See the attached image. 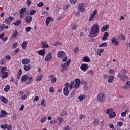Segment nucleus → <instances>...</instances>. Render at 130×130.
Wrapping results in <instances>:
<instances>
[{"label": "nucleus", "mask_w": 130, "mask_h": 130, "mask_svg": "<svg viewBox=\"0 0 130 130\" xmlns=\"http://www.w3.org/2000/svg\"><path fill=\"white\" fill-rule=\"evenodd\" d=\"M27 80L28 82H26V85H29V84L33 82V77H30V76L27 75Z\"/></svg>", "instance_id": "b1692460"}, {"label": "nucleus", "mask_w": 130, "mask_h": 130, "mask_svg": "<svg viewBox=\"0 0 130 130\" xmlns=\"http://www.w3.org/2000/svg\"><path fill=\"white\" fill-rule=\"evenodd\" d=\"M24 20L27 24H30V23L32 22V20H33V18L32 16L28 15L25 18Z\"/></svg>", "instance_id": "1a4fd4ad"}, {"label": "nucleus", "mask_w": 130, "mask_h": 130, "mask_svg": "<svg viewBox=\"0 0 130 130\" xmlns=\"http://www.w3.org/2000/svg\"><path fill=\"white\" fill-rule=\"evenodd\" d=\"M58 120L59 121L58 125H61V124H62V122H63L64 120L63 119V118L59 117L58 118Z\"/></svg>", "instance_id": "2f4dec72"}, {"label": "nucleus", "mask_w": 130, "mask_h": 130, "mask_svg": "<svg viewBox=\"0 0 130 130\" xmlns=\"http://www.w3.org/2000/svg\"><path fill=\"white\" fill-rule=\"evenodd\" d=\"M67 112L65 110H62L60 113L61 116H64V115H66Z\"/></svg>", "instance_id": "3c124183"}, {"label": "nucleus", "mask_w": 130, "mask_h": 130, "mask_svg": "<svg viewBox=\"0 0 130 130\" xmlns=\"http://www.w3.org/2000/svg\"><path fill=\"white\" fill-rule=\"evenodd\" d=\"M49 92L50 93H54V88H53V87H51L49 88Z\"/></svg>", "instance_id": "6e6d98bb"}, {"label": "nucleus", "mask_w": 130, "mask_h": 130, "mask_svg": "<svg viewBox=\"0 0 130 130\" xmlns=\"http://www.w3.org/2000/svg\"><path fill=\"white\" fill-rule=\"evenodd\" d=\"M7 71L6 67H3L2 69L1 70L0 73H5Z\"/></svg>", "instance_id": "37998d69"}, {"label": "nucleus", "mask_w": 130, "mask_h": 130, "mask_svg": "<svg viewBox=\"0 0 130 130\" xmlns=\"http://www.w3.org/2000/svg\"><path fill=\"white\" fill-rule=\"evenodd\" d=\"M23 69L24 71H26V72H29V71L31 70V65L30 64L24 65L23 66Z\"/></svg>", "instance_id": "dca6fc26"}, {"label": "nucleus", "mask_w": 130, "mask_h": 130, "mask_svg": "<svg viewBox=\"0 0 130 130\" xmlns=\"http://www.w3.org/2000/svg\"><path fill=\"white\" fill-rule=\"evenodd\" d=\"M71 61H72V60L69 59L64 63L61 64V67H62V68H67V67H69V66H70V63H71Z\"/></svg>", "instance_id": "4468645a"}, {"label": "nucleus", "mask_w": 130, "mask_h": 130, "mask_svg": "<svg viewBox=\"0 0 130 130\" xmlns=\"http://www.w3.org/2000/svg\"><path fill=\"white\" fill-rule=\"evenodd\" d=\"M66 56V52L63 51H60L57 53V56L59 58H62V57H64Z\"/></svg>", "instance_id": "9b49d317"}, {"label": "nucleus", "mask_w": 130, "mask_h": 130, "mask_svg": "<svg viewBox=\"0 0 130 130\" xmlns=\"http://www.w3.org/2000/svg\"><path fill=\"white\" fill-rule=\"evenodd\" d=\"M45 120H46V117H42L41 118V123H44L45 122Z\"/></svg>", "instance_id": "09e8293b"}, {"label": "nucleus", "mask_w": 130, "mask_h": 130, "mask_svg": "<svg viewBox=\"0 0 130 130\" xmlns=\"http://www.w3.org/2000/svg\"><path fill=\"white\" fill-rule=\"evenodd\" d=\"M22 64H24L25 66L26 64H28L30 63V59L25 58L22 60Z\"/></svg>", "instance_id": "2eb2a0df"}, {"label": "nucleus", "mask_w": 130, "mask_h": 130, "mask_svg": "<svg viewBox=\"0 0 130 130\" xmlns=\"http://www.w3.org/2000/svg\"><path fill=\"white\" fill-rule=\"evenodd\" d=\"M6 115H8V112H6L5 110H1L0 112V117L1 118L6 117Z\"/></svg>", "instance_id": "ddd939ff"}, {"label": "nucleus", "mask_w": 130, "mask_h": 130, "mask_svg": "<svg viewBox=\"0 0 130 130\" xmlns=\"http://www.w3.org/2000/svg\"><path fill=\"white\" fill-rule=\"evenodd\" d=\"M28 80V75H24L21 77V83H24V82H26Z\"/></svg>", "instance_id": "f3484780"}, {"label": "nucleus", "mask_w": 130, "mask_h": 130, "mask_svg": "<svg viewBox=\"0 0 130 130\" xmlns=\"http://www.w3.org/2000/svg\"><path fill=\"white\" fill-rule=\"evenodd\" d=\"M122 88L125 90H128V89H130V81H127L125 85L122 86Z\"/></svg>", "instance_id": "f8f14e48"}, {"label": "nucleus", "mask_w": 130, "mask_h": 130, "mask_svg": "<svg viewBox=\"0 0 130 130\" xmlns=\"http://www.w3.org/2000/svg\"><path fill=\"white\" fill-rule=\"evenodd\" d=\"M52 59V54H51V52H49L48 54H47L45 60V61H50Z\"/></svg>", "instance_id": "423d86ee"}, {"label": "nucleus", "mask_w": 130, "mask_h": 130, "mask_svg": "<svg viewBox=\"0 0 130 130\" xmlns=\"http://www.w3.org/2000/svg\"><path fill=\"white\" fill-rule=\"evenodd\" d=\"M42 44L43 45L42 46V48H48V47H49L48 44H45L44 42H42Z\"/></svg>", "instance_id": "c9c22d12"}, {"label": "nucleus", "mask_w": 130, "mask_h": 130, "mask_svg": "<svg viewBox=\"0 0 130 130\" xmlns=\"http://www.w3.org/2000/svg\"><path fill=\"white\" fill-rule=\"evenodd\" d=\"M117 78H119L122 82H125V81H128V80H129L128 76L126 75V74L121 75L120 73H118Z\"/></svg>", "instance_id": "f03ea898"}, {"label": "nucleus", "mask_w": 130, "mask_h": 130, "mask_svg": "<svg viewBox=\"0 0 130 130\" xmlns=\"http://www.w3.org/2000/svg\"><path fill=\"white\" fill-rule=\"evenodd\" d=\"M39 54L40 55H45V50L44 49H42V50H39L38 51Z\"/></svg>", "instance_id": "473e14b6"}, {"label": "nucleus", "mask_w": 130, "mask_h": 130, "mask_svg": "<svg viewBox=\"0 0 130 130\" xmlns=\"http://www.w3.org/2000/svg\"><path fill=\"white\" fill-rule=\"evenodd\" d=\"M69 85L70 83H69V82H67L64 85L65 87L63 89V94L67 96H69V94L70 93V91H69Z\"/></svg>", "instance_id": "7ed1b4c3"}, {"label": "nucleus", "mask_w": 130, "mask_h": 130, "mask_svg": "<svg viewBox=\"0 0 130 130\" xmlns=\"http://www.w3.org/2000/svg\"><path fill=\"white\" fill-rule=\"evenodd\" d=\"M104 52V49H100L96 52L97 55H99V56H101V53Z\"/></svg>", "instance_id": "c756f323"}, {"label": "nucleus", "mask_w": 130, "mask_h": 130, "mask_svg": "<svg viewBox=\"0 0 130 130\" xmlns=\"http://www.w3.org/2000/svg\"><path fill=\"white\" fill-rule=\"evenodd\" d=\"M79 50L80 49H79V48L76 47L74 49L73 51L74 53L76 54V53H78V52H79Z\"/></svg>", "instance_id": "a18cd8bd"}, {"label": "nucleus", "mask_w": 130, "mask_h": 130, "mask_svg": "<svg viewBox=\"0 0 130 130\" xmlns=\"http://www.w3.org/2000/svg\"><path fill=\"white\" fill-rule=\"evenodd\" d=\"M44 102H45V99H44L41 101V105L42 106H46V104H44Z\"/></svg>", "instance_id": "603ef678"}, {"label": "nucleus", "mask_w": 130, "mask_h": 130, "mask_svg": "<svg viewBox=\"0 0 130 130\" xmlns=\"http://www.w3.org/2000/svg\"><path fill=\"white\" fill-rule=\"evenodd\" d=\"M94 18H95V16H93V15H91V16L90 17L89 19V21L90 22L93 21V19H94Z\"/></svg>", "instance_id": "e2e57ef3"}, {"label": "nucleus", "mask_w": 130, "mask_h": 130, "mask_svg": "<svg viewBox=\"0 0 130 130\" xmlns=\"http://www.w3.org/2000/svg\"><path fill=\"white\" fill-rule=\"evenodd\" d=\"M18 46V43H15L13 45H12V48L13 49H15V48H17V46Z\"/></svg>", "instance_id": "4d7b16f0"}, {"label": "nucleus", "mask_w": 130, "mask_h": 130, "mask_svg": "<svg viewBox=\"0 0 130 130\" xmlns=\"http://www.w3.org/2000/svg\"><path fill=\"white\" fill-rule=\"evenodd\" d=\"M52 20V18L50 17H48L46 19V26H48L49 25V23H50V21Z\"/></svg>", "instance_id": "a878e982"}, {"label": "nucleus", "mask_w": 130, "mask_h": 130, "mask_svg": "<svg viewBox=\"0 0 130 130\" xmlns=\"http://www.w3.org/2000/svg\"><path fill=\"white\" fill-rule=\"evenodd\" d=\"M85 98H86L85 95H80V96L78 97V99H79L80 101H82L83 99H85Z\"/></svg>", "instance_id": "79ce46f5"}, {"label": "nucleus", "mask_w": 130, "mask_h": 130, "mask_svg": "<svg viewBox=\"0 0 130 130\" xmlns=\"http://www.w3.org/2000/svg\"><path fill=\"white\" fill-rule=\"evenodd\" d=\"M99 34V25L98 24L93 25L91 28L90 31L88 35L89 37L91 38H95L97 37Z\"/></svg>", "instance_id": "f257e3e1"}, {"label": "nucleus", "mask_w": 130, "mask_h": 130, "mask_svg": "<svg viewBox=\"0 0 130 130\" xmlns=\"http://www.w3.org/2000/svg\"><path fill=\"white\" fill-rule=\"evenodd\" d=\"M12 119H13V120H16V119H17V115H16V114H12Z\"/></svg>", "instance_id": "8fccbe9b"}, {"label": "nucleus", "mask_w": 130, "mask_h": 130, "mask_svg": "<svg viewBox=\"0 0 130 130\" xmlns=\"http://www.w3.org/2000/svg\"><path fill=\"white\" fill-rule=\"evenodd\" d=\"M83 60L85 62H90L91 61V59L88 56L83 57Z\"/></svg>", "instance_id": "f704fd0d"}, {"label": "nucleus", "mask_w": 130, "mask_h": 130, "mask_svg": "<svg viewBox=\"0 0 130 130\" xmlns=\"http://www.w3.org/2000/svg\"><path fill=\"white\" fill-rule=\"evenodd\" d=\"M2 74H3L2 76V78L3 79H6V78H8V77L9 76V74H8V72H3V73H2Z\"/></svg>", "instance_id": "bb28decb"}, {"label": "nucleus", "mask_w": 130, "mask_h": 130, "mask_svg": "<svg viewBox=\"0 0 130 130\" xmlns=\"http://www.w3.org/2000/svg\"><path fill=\"white\" fill-rule=\"evenodd\" d=\"M98 101L100 102H103L105 101V94L104 93H100L98 95Z\"/></svg>", "instance_id": "20e7f679"}, {"label": "nucleus", "mask_w": 130, "mask_h": 130, "mask_svg": "<svg viewBox=\"0 0 130 130\" xmlns=\"http://www.w3.org/2000/svg\"><path fill=\"white\" fill-rule=\"evenodd\" d=\"M18 31L17 30H15L13 31V32L11 36L12 38H16L18 36Z\"/></svg>", "instance_id": "5701e85b"}, {"label": "nucleus", "mask_w": 130, "mask_h": 130, "mask_svg": "<svg viewBox=\"0 0 130 130\" xmlns=\"http://www.w3.org/2000/svg\"><path fill=\"white\" fill-rule=\"evenodd\" d=\"M116 116V113L115 112H112L109 113L110 118H114Z\"/></svg>", "instance_id": "393cba45"}, {"label": "nucleus", "mask_w": 130, "mask_h": 130, "mask_svg": "<svg viewBox=\"0 0 130 130\" xmlns=\"http://www.w3.org/2000/svg\"><path fill=\"white\" fill-rule=\"evenodd\" d=\"M94 125H98L99 124V120L98 119H95V121L93 122Z\"/></svg>", "instance_id": "49530a36"}, {"label": "nucleus", "mask_w": 130, "mask_h": 130, "mask_svg": "<svg viewBox=\"0 0 130 130\" xmlns=\"http://www.w3.org/2000/svg\"><path fill=\"white\" fill-rule=\"evenodd\" d=\"M21 23H22V20H16L15 22L13 23V25H14V26H19Z\"/></svg>", "instance_id": "c85d7f7f"}, {"label": "nucleus", "mask_w": 130, "mask_h": 130, "mask_svg": "<svg viewBox=\"0 0 130 130\" xmlns=\"http://www.w3.org/2000/svg\"><path fill=\"white\" fill-rule=\"evenodd\" d=\"M120 37H121V38H122V40L124 41L125 40V37H124V35H123V34H121L120 35Z\"/></svg>", "instance_id": "052dcab7"}, {"label": "nucleus", "mask_w": 130, "mask_h": 130, "mask_svg": "<svg viewBox=\"0 0 130 130\" xmlns=\"http://www.w3.org/2000/svg\"><path fill=\"white\" fill-rule=\"evenodd\" d=\"M5 23L7 25H10V20L8 18L5 19Z\"/></svg>", "instance_id": "bf43d9fd"}, {"label": "nucleus", "mask_w": 130, "mask_h": 130, "mask_svg": "<svg viewBox=\"0 0 130 130\" xmlns=\"http://www.w3.org/2000/svg\"><path fill=\"white\" fill-rule=\"evenodd\" d=\"M111 42L115 46H117L119 44V41H117L116 38L114 37L111 39Z\"/></svg>", "instance_id": "9d476101"}, {"label": "nucleus", "mask_w": 130, "mask_h": 130, "mask_svg": "<svg viewBox=\"0 0 130 130\" xmlns=\"http://www.w3.org/2000/svg\"><path fill=\"white\" fill-rule=\"evenodd\" d=\"M78 28V26L76 25H74L72 28H71V30H76V28Z\"/></svg>", "instance_id": "338daca9"}, {"label": "nucleus", "mask_w": 130, "mask_h": 130, "mask_svg": "<svg viewBox=\"0 0 130 130\" xmlns=\"http://www.w3.org/2000/svg\"><path fill=\"white\" fill-rule=\"evenodd\" d=\"M6 27V25H5V24H1L0 25V29L1 31H4V29H5V27Z\"/></svg>", "instance_id": "864d4df0"}, {"label": "nucleus", "mask_w": 130, "mask_h": 130, "mask_svg": "<svg viewBox=\"0 0 130 130\" xmlns=\"http://www.w3.org/2000/svg\"><path fill=\"white\" fill-rule=\"evenodd\" d=\"M0 100L2 101V102H3V103H4L5 104L8 103V99L6 98L4 96H0Z\"/></svg>", "instance_id": "6ab92c4d"}, {"label": "nucleus", "mask_w": 130, "mask_h": 130, "mask_svg": "<svg viewBox=\"0 0 130 130\" xmlns=\"http://www.w3.org/2000/svg\"><path fill=\"white\" fill-rule=\"evenodd\" d=\"M26 12H27V9L26 8H21L20 10H19V13L20 14H21V15L23 14H25V13H26Z\"/></svg>", "instance_id": "cd10ccee"}, {"label": "nucleus", "mask_w": 130, "mask_h": 130, "mask_svg": "<svg viewBox=\"0 0 130 130\" xmlns=\"http://www.w3.org/2000/svg\"><path fill=\"white\" fill-rule=\"evenodd\" d=\"M4 63H6V61H5V59H2L1 60H0V64H4Z\"/></svg>", "instance_id": "680f3d73"}, {"label": "nucleus", "mask_w": 130, "mask_h": 130, "mask_svg": "<svg viewBox=\"0 0 130 130\" xmlns=\"http://www.w3.org/2000/svg\"><path fill=\"white\" fill-rule=\"evenodd\" d=\"M56 81H57L56 78H53V79H51V83H55Z\"/></svg>", "instance_id": "0e129e2a"}, {"label": "nucleus", "mask_w": 130, "mask_h": 130, "mask_svg": "<svg viewBox=\"0 0 130 130\" xmlns=\"http://www.w3.org/2000/svg\"><path fill=\"white\" fill-rule=\"evenodd\" d=\"M71 129V127H70V126L67 125L65 127L64 130H70Z\"/></svg>", "instance_id": "774afa93"}, {"label": "nucleus", "mask_w": 130, "mask_h": 130, "mask_svg": "<svg viewBox=\"0 0 130 130\" xmlns=\"http://www.w3.org/2000/svg\"><path fill=\"white\" fill-rule=\"evenodd\" d=\"M107 47V43L104 42L102 43L101 45H99V47Z\"/></svg>", "instance_id": "4c0bfd02"}, {"label": "nucleus", "mask_w": 130, "mask_h": 130, "mask_svg": "<svg viewBox=\"0 0 130 130\" xmlns=\"http://www.w3.org/2000/svg\"><path fill=\"white\" fill-rule=\"evenodd\" d=\"M108 29H109V25H108L102 27L101 28L102 33H103V32H105L106 31H107V30H108Z\"/></svg>", "instance_id": "4be33fe9"}, {"label": "nucleus", "mask_w": 130, "mask_h": 130, "mask_svg": "<svg viewBox=\"0 0 130 130\" xmlns=\"http://www.w3.org/2000/svg\"><path fill=\"white\" fill-rule=\"evenodd\" d=\"M128 111H129V110L128 109H127L124 112H122L121 113V116H122V117H124L125 116H126V113H127Z\"/></svg>", "instance_id": "72a5a7b5"}, {"label": "nucleus", "mask_w": 130, "mask_h": 130, "mask_svg": "<svg viewBox=\"0 0 130 130\" xmlns=\"http://www.w3.org/2000/svg\"><path fill=\"white\" fill-rule=\"evenodd\" d=\"M0 127L3 129L6 130V128L8 129V124H5L4 125H1Z\"/></svg>", "instance_id": "58836bf2"}, {"label": "nucleus", "mask_w": 130, "mask_h": 130, "mask_svg": "<svg viewBox=\"0 0 130 130\" xmlns=\"http://www.w3.org/2000/svg\"><path fill=\"white\" fill-rule=\"evenodd\" d=\"M112 111H113V109L109 108L107 110L106 113V114H109V113H111V112H112Z\"/></svg>", "instance_id": "ea45409f"}, {"label": "nucleus", "mask_w": 130, "mask_h": 130, "mask_svg": "<svg viewBox=\"0 0 130 130\" xmlns=\"http://www.w3.org/2000/svg\"><path fill=\"white\" fill-rule=\"evenodd\" d=\"M121 72L122 73L123 75H125V74H127V73H128V71L124 68H122Z\"/></svg>", "instance_id": "e433bc0d"}, {"label": "nucleus", "mask_w": 130, "mask_h": 130, "mask_svg": "<svg viewBox=\"0 0 130 130\" xmlns=\"http://www.w3.org/2000/svg\"><path fill=\"white\" fill-rule=\"evenodd\" d=\"M28 45V41H24L21 45V47L23 49H26L27 48V46Z\"/></svg>", "instance_id": "412c9836"}, {"label": "nucleus", "mask_w": 130, "mask_h": 130, "mask_svg": "<svg viewBox=\"0 0 130 130\" xmlns=\"http://www.w3.org/2000/svg\"><path fill=\"white\" fill-rule=\"evenodd\" d=\"M10 88L11 87L9 85H7L6 86H5V87L4 88V91L6 93H7V92H9V91H10Z\"/></svg>", "instance_id": "7c9ffc66"}, {"label": "nucleus", "mask_w": 130, "mask_h": 130, "mask_svg": "<svg viewBox=\"0 0 130 130\" xmlns=\"http://www.w3.org/2000/svg\"><path fill=\"white\" fill-rule=\"evenodd\" d=\"M78 11L79 12H81V13H83V12H86V8H85L84 4L80 3L78 5Z\"/></svg>", "instance_id": "39448f33"}, {"label": "nucleus", "mask_w": 130, "mask_h": 130, "mask_svg": "<svg viewBox=\"0 0 130 130\" xmlns=\"http://www.w3.org/2000/svg\"><path fill=\"white\" fill-rule=\"evenodd\" d=\"M11 56L10 55H7L5 57V59H6V60H10V59H11Z\"/></svg>", "instance_id": "69168bd1"}, {"label": "nucleus", "mask_w": 130, "mask_h": 130, "mask_svg": "<svg viewBox=\"0 0 130 130\" xmlns=\"http://www.w3.org/2000/svg\"><path fill=\"white\" fill-rule=\"evenodd\" d=\"M42 80V76L41 75L36 78V81H41Z\"/></svg>", "instance_id": "13d9d810"}, {"label": "nucleus", "mask_w": 130, "mask_h": 130, "mask_svg": "<svg viewBox=\"0 0 130 130\" xmlns=\"http://www.w3.org/2000/svg\"><path fill=\"white\" fill-rule=\"evenodd\" d=\"M44 6V3L43 2H40L37 4V7L39 8H41V7H43Z\"/></svg>", "instance_id": "c03bdc74"}, {"label": "nucleus", "mask_w": 130, "mask_h": 130, "mask_svg": "<svg viewBox=\"0 0 130 130\" xmlns=\"http://www.w3.org/2000/svg\"><path fill=\"white\" fill-rule=\"evenodd\" d=\"M80 69L83 72H87V70L89 69L88 64L84 63L80 66Z\"/></svg>", "instance_id": "0eeeda50"}, {"label": "nucleus", "mask_w": 130, "mask_h": 130, "mask_svg": "<svg viewBox=\"0 0 130 130\" xmlns=\"http://www.w3.org/2000/svg\"><path fill=\"white\" fill-rule=\"evenodd\" d=\"M109 36V34L107 32H105L104 34V36L102 37V40L103 41H105V40H107V38Z\"/></svg>", "instance_id": "aec40b11"}, {"label": "nucleus", "mask_w": 130, "mask_h": 130, "mask_svg": "<svg viewBox=\"0 0 130 130\" xmlns=\"http://www.w3.org/2000/svg\"><path fill=\"white\" fill-rule=\"evenodd\" d=\"M87 73L89 75H91V76H94V72L92 70H88Z\"/></svg>", "instance_id": "a19ab883"}, {"label": "nucleus", "mask_w": 130, "mask_h": 130, "mask_svg": "<svg viewBox=\"0 0 130 130\" xmlns=\"http://www.w3.org/2000/svg\"><path fill=\"white\" fill-rule=\"evenodd\" d=\"M32 30V28L31 27H28L26 28L25 31L26 32H29Z\"/></svg>", "instance_id": "5fc2aeb1"}, {"label": "nucleus", "mask_w": 130, "mask_h": 130, "mask_svg": "<svg viewBox=\"0 0 130 130\" xmlns=\"http://www.w3.org/2000/svg\"><path fill=\"white\" fill-rule=\"evenodd\" d=\"M35 13H36V10H30V12L29 13V15H30V16H33V15H34V14H35Z\"/></svg>", "instance_id": "de8ad7c7"}, {"label": "nucleus", "mask_w": 130, "mask_h": 130, "mask_svg": "<svg viewBox=\"0 0 130 130\" xmlns=\"http://www.w3.org/2000/svg\"><path fill=\"white\" fill-rule=\"evenodd\" d=\"M75 83L76 84L74 85V89H78L81 84V80L79 79H75Z\"/></svg>", "instance_id": "6e6552de"}, {"label": "nucleus", "mask_w": 130, "mask_h": 130, "mask_svg": "<svg viewBox=\"0 0 130 130\" xmlns=\"http://www.w3.org/2000/svg\"><path fill=\"white\" fill-rule=\"evenodd\" d=\"M113 79H114V76L113 75H110L108 77V82L109 84H111V83L113 81Z\"/></svg>", "instance_id": "a211bd4d"}]
</instances>
